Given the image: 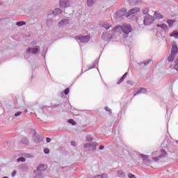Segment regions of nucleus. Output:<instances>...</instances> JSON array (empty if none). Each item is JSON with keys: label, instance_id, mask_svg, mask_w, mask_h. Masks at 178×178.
I'll use <instances>...</instances> for the list:
<instances>
[{"label": "nucleus", "instance_id": "1", "mask_svg": "<svg viewBox=\"0 0 178 178\" xmlns=\"http://www.w3.org/2000/svg\"><path fill=\"white\" fill-rule=\"evenodd\" d=\"M120 30L124 34L128 35V34H130V33H131V26H130V24H124L121 26H115L113 29V31H114L115 33H118Z\"/></svg>", "mask_w": 178, "mask_h": 178}, {"label": "nucleus", "instance_id": "2", "mask_svg": "<svg viewBox=\"0 0 178 178\" xmlns=\"http://www.w3.org/2000/svg\"><path fill=\"white\" fill-rule=\"evenodd\" d=\"M177 51H178L177 45L175 43L172 44L171 54L168 58V62H173V60H175V58L176 55H177Z\"/></svg>", "mask_w": 178, "mask_h": 178}, {"label": "nucleus", "instance_id": "3", "mask_svg": "<svg viewBox=\"0 0 178 178\" xmlns=\"http://www.w3.org/2000/svg\"><path fill=\"white\" fill-rule=\"evenodd\" d=\"M90 36L88 35H79V36H76L74 38V39L76 41H80V42H82V44H86V42H88V41H90Z\"/></svg>", "mask_w": 178, "mask_h": 178}, {"label": "nucleus", "instance_id": "4", "mask_svg": "<svg viewBox=\"0 0 178 178\" xmlns=\"http://www.w3.org/2000/svg\"><path fill=\"white\" fill-rule=\"evenodd\" d=\"M40 50V46H36L35 47H31L26 49V55H35Z\"/></svg>", "mask_w": 178, "mask_h": 178}, {"label": "nucleus", "instance_id": "5", "mask_svg": "<svg viewBox=\"0 0 178 178\" xmlns=\"http://www.w3.org/2000/svg\"><path fill=\"white\" fill-rule=\"evenodd\" d=\"M59 6L62 9H66L70 6V0H59Z\"/></svg>", "mask_w": 178, "mask_h": 178}, {"label": "nucleus", "instance_id": "6", "mask_svg": "<svg viewBox=\"0 0 178 178\" xmlns=\"http://www.w3.org/2000/svg\"><path fill=\"white\" fill-rule=\"evenodd\" d=\"M154 22V17L152 16L147 15L144 18V24L145 26H149Z\"/></svg>", "mask_w": 178, "mask_h": 178}, {"label": "nucleus", "instance_id": "7", "mask_svg": "<svg viewBox=\"0 0 178 178\" xmlns=\"http://www.w3.org/2000/svg\"><path fill=\"white\" fill-rule=\"evenodd\" d=\"M140 12V8L138 7H135L131 10H129L126 15L127 17H129V16H131V15H134L136 13H138Z\"/></svg>", "mask_w": 178, "mask_h": 178}, {"label": "nucleus", "instance_id": "8", "mask_svg": "<svg viewBox=\"0 0 178 178\" xmlns=\"http://www.w3.org/2000/svg\"><path fill=\"white\" fill-rule=\"evenodd\" d=\"M117 17H123L126 15V10L124 8H121L118 10L115 13Z\"/></svg>", "mask_w": 178, "mask_h": 178}, {"label": "nucleus", "instance_id": "9", "mask_svg": "<svg viewBox=\"0 0 178 178\" xmlns=\"http://www.w3.org/2000/svg\"><path fill=\"white\" fill-rule=\"evenodd\" d=\"M69 18L63 19L58 24V27H65L69 23Z\"/></svg>", "mask_w": 178, "mask_h": 178}, {"label": "nucleus", "instance_id": "10", "mask_svg": "<svg viewBox=\"0 0 178 178\" xmlns=\"http://www.w3.org/2000/svg\"><path fill=\"white\" fill-rule=\"evenodd\" d=\"M154 16L155 17V19H163V15L162 14H161V13H159V11H155Z\"/></svg>", "mask_w": 178, "mask_h": 178}, {"label": "nucleus", "instance_id": "11", "mask_svg": "<svg viewBox=\"0 0 178 178\" xmlns=\"http://www.w3.org/2000/svg\"><path fill=\"white\" fill-rule=\"evenodd\" d=\"M147 93V89L144 88H141L138 92L135 94H134V97H136L137 94H146Z\"/></svg>", "mask_w": 178, "mask_h": 178}, {"label": "nucleus", "instance_id": "12", "mask_svg": "<svg viewBox=\"0 0 178 178\" xmlns=\"http://www.w3.org/2000/svg\"><path fill=\"white\" fill-rule=\"evenodd\" d=\"M54 16H58V15H62V10L60 8H55L53 11Z\"/></svg>", "mask_w": 178, "mask_h": 178}, {"label": "nucleus", "instance_id": "13", "mask_svg": "<svg viewBox=\"0 0 178 178\" xmlns=\"http://www.w3.org/2000/svg\"><path fill=\"white\" fill-rule=\"evenodd\" d=\"M95 2H97V0H87L86 3L87 6L91 7L94 6L95 4Z\"/></svg>", "mask_w": 178, "mask_h": 178}, {"label": "nucleus", "instance_id": "14", "mask_svg": "<svg viewBox=\"0 0 178 178\" xmlns=\"http://www.w3.org/2000/svg\"><path fill=\"white\" fill-rule=\"evenodd\" d=\"M102 27L106 29V30H109L110 27H112V25L108 22H104L102 24Z\"/></svg>", "mask_w": 178, "mask_h": 178}, {"label": "nucleus", "instance_id": "15", "mask_svg": "<svg viewBox=\"0 0 178 178\" xmlns=\"http://www.w3.org/2000/svg\"><path fill=\"white\" fill-rule=\"evenodd\" d=\"M117 173H118V177H120V178L126 177V173H124V172H123L122 170H118Z\"/></svg>", "mask_w": 178, "mask_h": 178}, {"label": "nucleus", "instance_id": "16", "mask_svg": "<svg viewBox=\"0 0 178 178\" xmlns=\"http://www.w3.org/2000/svg\"><path fill=\"white\" fill-rule=\"evenodd\" d=\"M156 27H160L163 30H166L168 29V25L166 24H156Z\"/></svg>", "mask_w": 178, "mask_h": 178}, {"label": "nucleus", "instance_id": "17", "mask_svg": "<svg viewBox=\"0 0 178 178\" xmlns=\"http://www.w3.org/2000/svg\"><path fill=\"white\" fill-rule=\"evenodd\" d=\"M16 26H18V27H23V26H26V22L24 21L17 22Z\"/></svg>", "mask_w": 178, "mask_h": 178}, {"label": "nucleus", "instance_id": "18", "mask_svg": "<svg viewBox=\"0 0 178 178\" xmlns=\"http://www.w3.org/2000/svg\"><path fill=\"white\" fill-rule=\"evenodd\" d=\"M151 63V59H148L145 61H143L142 63H139V65H144L145 66H148L149 64Z\"/></svg>", "mask_w": 178, "mask_h": 178}, {"label": "nucleus", "instance_id": "19", "mask_svg": "<svg viewBox=\"0 0 178 178\" xmlns=\"http://www.w3.org/2000/svg\"><path fill=\"white\" fill-rule=\"evenodd\" d=\"M92 178H108V174H102L100 175H96L93 177Z\"/></svg>", "mask_w": 178, "mask_h": 178}, {"label": "nucleus", "instance_id": "20", "mask_svg": "<svg viewBox=\"0 0 178 178\" xmlns=\"http://www.w3.org/2000/svg\"><path fill=\"white\" fill-rule=\"evenodd\" d=\"M175 20L173 19H168L167 21L168 24L169 25V27H173V24L175 23Z\"/></svg>", "mask_w": 178, "mask_h": 178}, {"label": "nucleus", "instance_id": "21", "mask_svg": "<svg viewBox=\"0 0 178 178\" xmlns=\"http://www.w3.org/2000/svg\"><path fill=\"white\" fill-rule=\"evenodd\" d=\"M97 65H98V60H95L92 65L89 67V69H94V67H95V66H97Z\"/></svg>", "mask_w": 178, "mask_h": 178}, {"label": "nucleus", "instance_id": "22", "mask_svg": "<svg viewBox=\"0 0 178 178\" xmlns=\"http://www.w3.org/2000/svg\"><path fill=\"white\" fill-rule=\"evenodd\" d=\"M167 153L166 151H165V149H161V154L159 155L161 158H165V156H166Z\"/></svg>", "mask_w": 178, "mask_h": 178}, {"label": "nucleus", "instance_id": "23", "mask_svg": "<svg viewBox=\"0 0 178 178\" xmlns=\"http://www.w3.org/2000/svg\"><path fill=\"white\" fill-rule=\"evenodd\" d=\"M67 122L68 123L72 124V126H76V124H77V122H76V121H74L73 119H70L67 120Z\"/></svg>", "mask_w": 178, "mask_h": 178}, {"label": "nucleus", "instance_id": "24", "mask_svg": "<svg viewBox=\"0 0 178 178\" xmlns=\"http://www.w3.org/2000/svg\"><path fill=\"white\" fill-rule=\"evenodd\" d=\"M92 151H95V149H97V143H90Z\"/></svg>", "mask_w": 178, "mask_h": 178}, {"label": "nucleus", "instance_id": "25", "mask_svg": "<svg viewBox=\"0 0 178 178\" xmlns=\"http://www.w3.org/2000/svg\"><path fill=\"white\" fill-rule=\"evenodd\" d=\"M148 12H149V9L148 8H144L142 10L143 15H147Z\"/></svg>", "mask_w": 178, "mask_h": 178}, {"label": "nucleus", "instance_id": "26", "mask_svg": "<svg viewBox=\"0 0 178 178\" xmlns=\"http://www.w3.org/2000/svg\"><path fill=\"white\" fill-rule=\"evenodd\" d=\"M22 144H29V140L26 138H24L21 140Z\"/></svg>", "mask_w": 178, "mask_h": 178}, {"label": "nucleus", "instance_id": "27", "mask_svg": "<svg viewBox=\"0 0 178 178\" xmlns=\"http://www.w3.org/2000/svg\"><path fill=\"white\" fill-rule=\"evenodd\" d=\"M170 37H175V38H178V32H172V33H170Z\"/></svg>", "mask_w": 178, "mask_h": 178}, {"label": "nucleus", "instance_id": "28", "mask_svg": "<svg viewBox=\"0 0 178 178\" xmlns=\"http://www.w3.org/2000/svg\"><path fill=\"white\" fill-rule=\"evenodd\" d=\"M86 141H88V143L92 141V136H90V135H87L86 136Z\"/></svg>", "mask_w": 178, "mask_h": 178}, {"label": "nucleus", "instance_id": "29", "mask_svg": "<svg viewBox=\"0 0 178 178\" xmlns=\"http://www.w3.org/2000/svg\"><path fill=\"white\" fill-rule=\"evenodd\" d=\"M161 158L162 157L159 155L157 157H152V159L154 162H158V161H161Z\"/></svg>", "mask_w": 178, "mask_h": 178}, {"label": "nucleus", "instance_id": "30", "mask_svg": "<svg viewBox=\"0 0 178 178\" xmlns=\"http://www.w3.org/2000/svg\"><path fill=\"white\" fill-rule=\"evenodd\" d=\"M17 162H26V159L24 157H19L17 159Z\"/></svg>", "mask_w": 178, "mask_h": 178}, {"label": "nucleus", "instance_id": "31", "mask_svg": "<svg viewBox=\"0 0 178 178\" xmlns=\"http://www.w3.org/2000/svg\"><path fill=\"white\" fill-rule=\"evenodd\" d=\"M140 156L143 159L144 162H145L147 161L145 159L148 158V155L140 154Z\"/></svg>", "mask_w": 178, "mask_h": 178}, {"label": "nucleus", "instance_id": "32", "mask_svg": "<svg viewBox=\"0 0 178 178\" xmlns=\"http://www.w3.org/2000/svg\"><path fill=\"white\" fill-rule=\"evenodd\" d=\"M84 148H88V149H90V148H91V143H86L84 145Z\"/></svg>", "mask_w": 178, "mask_h": 178}, {"label": "nucleus", "instance_id": "33", "mask_svg": "<svg viewBox=\"0 0 178 178\" xmlns=\"http://www.w3.org/2000/svg\"><path fill=\"white\" fill-rule=\"evenodd\" d=\"M175 69L178 72V58L175 60Z\"/></svg>", "mask_w": 178, "mask_h": 178}, {"label": "nucleus", "instance_id": "34", "mask_svg": "<svg viewBox=\"0 0 178 178\" xmlns=\"http://www.w3.org/2000/svg\"><path fill=\"white\" fill-rule=\"evenodd\" d=\"M105 111H106L107 112H109V113H112V110L111 108H109L108 106H106L104 108Z\"/></svg>", "mask_w": 178, "mask_h": 178}, {"label": "nucleus", "instance_id": "35", "mask_svg": "<svg viewBox=\"0 0 178 178\" xmlns=\"http://www.w3.org/2000/svg\"><path fill=\"white\" fill-rule=\"evenodd\" d=\"M128 177H129V178H137V177H136V175H133V174H131V173H129V174H128Z\"/></svg>", "mask_w": 178, "mask_h": 178}, {"label": "nucleus", "instance_id": "36", "mask_svg": "<svg viewBox=\"0 0 178 178\" xmlns=\"http://www.w3.org/2000/svg\"><path fill=\"white\" fill-rule=\"evenodd\" d=\"M127 84H129V86H133L134 84V82L133 81L128 80L127 81Z\"/></svg>", "mask_w": 178, "mask_h": 178}, {"label": "nucleus", "instance_id": "37", "mask_svg": "<svg viewBox=\"0 0 178 178\" xmlns=\"http://www.w3.org/2000/svg\"><path fill=\"white\" fill-rule=\"evenodd\" d=\"M64 94H65V95H67L69 94V88H67L65 90H64Z\"/></svg>", "mask_w": 178, "mask_h": 178}, {"label": "nucleus", "instance_id": "38", "mask_svg": "<svg viewBox=\"0 0 178 178\" xmlns=\"http://www.w3.org/2000/svg\"><path fill=\"white\" fill-rule=\"evenodd\" d=\"M44 154H49V149L48 148L44 149Z\"/></svg>", "mask_w": 178, "mask_h": 178}, {"label": "nucleus", "instance_id": "39", "mask_svg": "<svg viewBox=\"0 0 178 178\" xmlns=\"http://www.w3.org/2000/svg\"><path fill=\"white\" fill-rule=\"evenodd\" d=\"M124 81V78H123V76H122L121 79H120V81L118 82V84H120V83H122Z\"/></svg>", "mask_w": 178, "mask_h": 178}, {"label": "nucleus", "instance_id": "40", "mask_svg": "<svg viewBox=\"0 0 178 178\" xmlns=\"http://www.w3.org/2000/svg\"><path fill=\"white\" fill-rule=\"evenodd\" d=\"M20 115H22V111H18L17 113H16L15 114V117H17V116H20Z\"/></svg>", "mask_w": 178, "mask_h": 178}, {"label": "nucleus", "instance_id": "41", "mask_svg": "<svg viewBox=\"0 0 178 178\" xmlns=\"http://www.w3.org/2000/svg\"><path fill=\"white\" fill-rule=\"evenodd\" d=\"M108 33H104L102 35V38H103V40H106V38H105V36L107 35Z\"/></svg>", "mask_w": 178, "mask_h": 178}, {"label": "nucleus", "instance_id": "42", "mask_svg": "<svg viewBox=\"0 0 178 178\" xmlns=\"http://www.w3.org/2000/svg\"><path fill=\"white\" fill-rule=\"evenodd\" d=\"M16 173H17V172L16 170H14L13 172H12V177H15L16 176Z\"/></svg>", "mask_w": 178, "mask_h": 178}, {"label": "nucleus", "instance_id": "43", "mask_svg": "<svg viewBox=\"0 0 178 178\" xmlns=\"http://www.w3.org/2000/svg\"><path fill=\"white\" fill-rule=\"evenodd\" d=\"M33 140L35 141V143H40V140H37V137L35 136H33Z\"/></svg>", "mask_w": 178, "mask_h": 178}, {"label": "nucleus", "instance_id": "44", "mask_svg": "<svg viewBox=\"0 0 178 178\" xmlns=\"http://www.w3.org/2000/svg\"><path fill=\"white\" fill-rule=\"evenodd\" d=\"M71 145H72V147H76V142L71 141Z\"/></svg>", "mask_w": 178, "mask_h": 178}, {"label": "nucleus", "instance_id": "45", "mask_svg": "<svg viewBox=\"0 0 178 178\" xmlns=\"http://www.w3.org/2000/svg\"><path fill=\"white\" fill-rule=\"evenodd\" d=\"M127 74H128L127 72H126L125 74H124V75L122 76L123 79H126V77H127Z\"/></svg>", "mask_w": 178, "mask_h": 178}, {"label": "nucleus", "instance_id": "46", "mask_svg": "<svg viewBox=\"0 0 178 178\" xmlns=\"http://www.w3.org/2000/svg\"><path fill=\"white\" fill-rule=\"evenodd\" d=\"M46 141L47 143H49L51 141V138H46Z\"/></svg>", "mask_w": 178, "mask_h": 178}, {"label": "nucleus", "instance_id": "47", "mask_svg": "<svg viewBox=\"0 0 178 178\" xmlns=\"http://www.w3.org/2000/svg\"><path fill=\"white\" fill-rule=\"evenodd\" d=\"M104 148H105V147H104V145H101V146L99 147V149H100L101 151H102V149H104Z\"/></svg>", "mask_w": 178, "mask_h": 178}, {"label": "nucleus", "instance_id": "48", "mask_svg": "<svg viewBox=\"0 0 178 178\" xmlns=\"http://www.w3.org/2000/svg\"><path fill=\"white\" fill-rule=\"evenodd\" d=\"M40 168H44L43 164H40L38 167V170H40Z\"/></svg>", "mask_w": 178, "mask_h": 178}, {"label": "nucleus", "instance_id": "49", "mask_svg": "<svg viewBox=\"0 0 178 178\" xmlns=\"http://www.w3.org/2000/svg\"><path fill=\"white\" fill-rule=\"evenodd\" d=\"M129 3H130V5H136V3H134L131 2V1H129Z\"/></svg>", "mask_w": 178, "mask_h": 178}, {"label": "nucleus", "instance_id": "50", "mask_svg": "<svg viewBox=\"0 0 178 178\" xmlns=\"http://www.w3.org/2000/svg\"><path fill=\"white\" fill-rule=\"evenodd\" d=\"M2 19H0V22L1 21Z\"/></svg>", "mask_w": 178, "mask_h": 178}]
</instances>
